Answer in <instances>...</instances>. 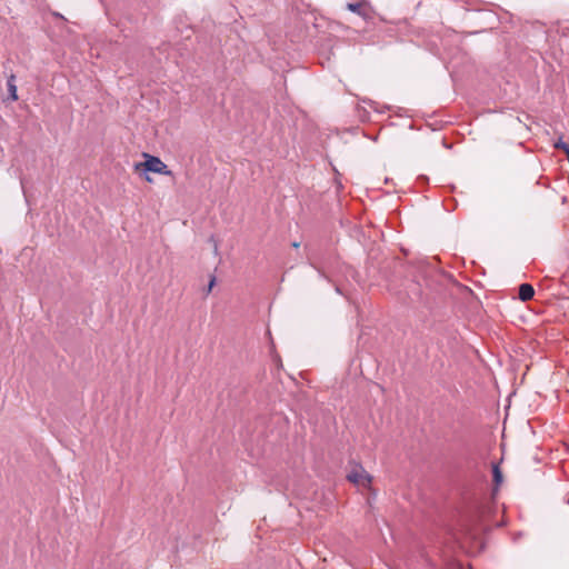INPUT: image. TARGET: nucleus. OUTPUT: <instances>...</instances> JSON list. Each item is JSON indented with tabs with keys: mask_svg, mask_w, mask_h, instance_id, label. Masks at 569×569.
I'll return each mask as SVG.
<instances>
[{
	"mask_svg": "<svg viewBox=\"0 0 569 569\" xmlns=\"http://www.w3.org/2000/svg\"><path fill=\"white\" fill-rule=\"evenodd\" d=\"M144 161L134 164L136 171H147L159 173L163 176H172V171L168 169V166L158 157L149 153H143Z\"/></svg>",
	"mask_w": 569,
	"mask_h": 569,
	"instance_id": "1",
	"label": "nucleus"
},
{
	"mask_svg": "<svg viewBox=\"0 0 569 569\" xmlns=\"http://www.w3.org/2000/svg\"><path fill=\"white\" fill-rule=\"evenodd\" d=\"M348 480L358 487L368 488L371 485V476L362 468V466H355L347 476Z\"/></svg>",
	"mask_w": 569,
	"mask_h": 569,
	"instance_id": "2",
	"label": "nucleus"
},
{
	"mask_svg": "<svg viewBox=\"0 0 569 569\" xmlns=\"http://www.w3.org/2000/svg\"><path fill=\"white\" fill-rule=\"evenodd\" d=\"M535 295V290L531 284L529 283H522L519 287V299L522 301L530 300Z\"/></svg>",
	"mask_w": 569,
	"mask_h": 569,
	"instance_id": "3",
	"label": "nucleus"
},
{
	"mask_svg": "<svg viewBox=\"0 0 569 569\" xmlns=\"http://www.w3.org/2000/svg\"><path fill=\"white\" fill-rule=\"evenodd\" d=\"M7 87L9 92V98L11 101L18 100V93H17V84H16V76L11 73L7 79Z\"/></svg>",
	"mask_w": 569,
	"mask_h": 569,
	"instance_id": "4",
	"label": "nucleus"
},
{
	"mask_svg": "<svg viewBox=\"0 0 569 569\" xmlns=\"http://www.w3.org/2000/svg\"><path fill=\"white\" fill-rule=\"evenodd\" d=\"M553 147H555L556 149H560V150H562L563 152H566V151H568V150H569V146H568V143L563 142L561 138H560L558 141H556V142L553 143Z\"/></svg>",
	"mask_w": 569,
	"mask_h": 569,
	"instance_id": "5",
	"label": "nucleus"
},
{
	"mask_svg": "<svg viewBox=\"0 0 569 569\" xmlns=\"http://www.w3.org/2000/svg\"><path fill=\"white\" fill-rule=\"evenodd\" d=\"M493 479H495L496 485H500L502 481L501 471L497 466L493 467Z\"/></svg>",
	"mask_w": 569,
	"mask_h": 569,
	"instance_id": "6",
	"label": "nucleus"
},
{
	"mask_svg": "<svg viewBox=\"0 0 569 569\" xmlns=\"http://www.w3.org/2000/svg\"><path fill=\"white\" fill-rule=\"evenodd\" d=\"M348 9L352 12L359 13L361 10V4L360 3H349Z\"/></svg>",
	"mask_w": 569,
	"mask_h": 569,
	"instance_id": "7",
	"label": "nucleus"
},
{
	"mask_svg": "<svg viewBox=\"0 0 569 569\" xmlns=\"http://www.w3.org/2000/svg\"><path fill=\"white\" fill-rule=\"evenodd\" d=\"M214 284H216V277H214V276H212V277H211V279H210V281H209V284H208L207 293H209V292L212 290V288L214 287Z\"/></svg>",
	"mask_w": 569,
	"mask_h": 569,
	"instance_id": "8",
	"label": "nucleus"
},
{
	"mask_svg": "<svg viewBox=\"0 0 569 569\" xmlns=\"http://www.w3.org/2000/svg\"><path fill=\"white\" fill-rule=\"evenodd\" d=\"M146 180L151 182V178L149 176L146 177Z\"/></svg>",
	"mask_w": 569,
	"mask_h": 569,
	"instance_id": "9",
	"label": "nucleus"
}]
</instances>
